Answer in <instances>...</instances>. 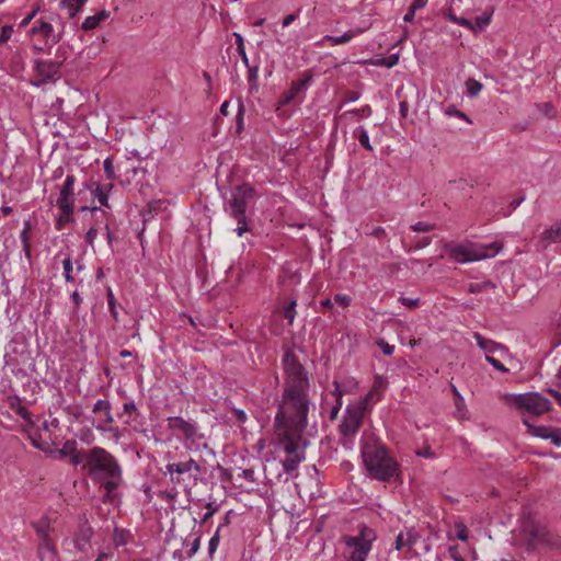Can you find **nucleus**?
Wrapping results in <instances>:
<instances>
[{
    "label": "nucleus",
    "mask_w": 561,
    "mask_h": 561,
    "mask_svg": "<svg viewBox=\"0 0 561 561\" xmlns=\"http://www.w3.org/2000/svg\"><path fill=\"white\" fill-rule=\"evenodd\" d=\"M85 467L91 478L105 489L104 502H113L123 482V471L117 459L106 449L93 447L87 455Z\"/></svg>",
    "instance_id": "obj_1"
},
{
    "label": "nucleus",
    "mask_w": 561,
    "mask_h": 561,
    "mask_svg": "<svg viewBox=\"0 0 561 561\" xmlns=\"http://www.w3.org/2000/svg\"><path fill=\"white\" fill-rule=\"evenodd\" d=\"M308 411L309 400L307 390H285L283 401L275 416V424L305 430Z\"/></svg>",
    "instance_id": "obj_2"
},
{
    "label": "nucleus",
    "mask_w": 561,
    "mask_h": 561,
    "mask_svg": "<svg viewBox=\"0 0 561 561\" xmlns=\"http://www.w3.org/2000/svg\"><path fill=\"white\" fill-rule=\"evenodd\" d=\"M277 443L287 454L283 460V469L285 472H291L297 469L299 463L305 460L306 443L301 442L304 430L294 426L275 424Z\"/></svg>",
    "instance_id": "obj_3"
},
{
    "label": "nucleus",
    "mask_w": 561,
    "mask_h": 561,
    "mask_svg": "<svg viewBox=\"0 0 561 561\" xmlns=\"http://www.w3.org/2000/svg\"><path fill=\"white\" fill-rule=\"evenodd\" d=\"M365 467L370 476L380 481H390L398 476V465L381 445L365 444L362 447Z\"/></svg>",
    "instance_id": "obj_4"
},
{
    "label": "nucleus",
    "mask_w": 561,
    "mask_h": 561,
    "mask_svg": "<svg viewBox=\"0 0 561 561\" xmlns=\"http://www.w3.org/2000/svg\"><path fill=\"white\" fill-rule=\"evenodd\" d=\"M254 196V188L249 184H242L237 186L231 192V197L224 203L225 211L238 224L234 231L239 237L250 230L248 226L247 208Z\"/></svg>",
    "instance_id": "obj_5"
},
{
    "label": "nucleus",
    "mask_w": 561,
    "mask_h": 561,
    "mask_svg": "<svg viewBox=\"0 0 561 561\" xmlns=\"http://www.w3.org/2000/svg\"><path fill=\"white\" fill-rule=\"evenodd\" d=\"M449 256L458 263H467L495 256L502 249L500 242L488 245L477 243H447L445 245Z\"/></svg>",
    "instance_id": "obj_6"
},
{
    "label": "nucleus",
    "mask_w": 561,
    "mask_h": 561,
    "mask_svg": "<svg viewBox=\"0 0 561 561\" xmlns=\"http://www.w3.org/2000/svg\"><path fill=\"white\" fill-rule=\"evenodd\" d=\"M37 537V556L41 561H59L58 551L55 545V529L51 526V519L42 516L37 520L31 522Z\"/></svg>",
    "instance_id": "obj_7"
},
{
    "label": "nucleus",
    "mask_w": 561,
    "mask_h": 561,
    "mask_svg": "<svg viewBox=\"0 0 561 561\" xmlns=\"http://www.w3.org/2000/svg\"><path fill=\"white\" fill-rule=\"evenodd\" d=\"M283 365L286 374L285 390H307L309 381L305 368L291 351L285 353Z\"/></svg>",
    "instance_id": "obj_8"
},
{
    "label": "nucleus",
    "mask_w": 561,
    "mask_h": 561,
    "mask_svg": "<svg viewBox=\"0 0 561 561\" xmlns=\"http://www.w3.org/2000/svg\"><path fill=\"white\" fill-rule=\"evenodd\" d=\"M506 402L515 405L518 410L539 415L550 410V401L538 392L510 394Z\"/></svg>",
    "instance_id": "obj_9"
},
{
    "label": "nucleus",
    "mask_w": 561,
    "mask_h": 561,
    "mask_svg": "<svg viewBox=\"0 0 561 561\" xmlns=\"http://www.w3.org/2000/svg\"><path fill=\"white\" fill-rule=\"evenodd\" d=\"M375 531L363 525L357 536L345 539L346 547L350 550L351 561H365L371 549V542L375 540Z\"/></svg>",
    "instance_id": "obj_10"
},
{
    "label": "nucleus",
    "mask_w": 561,
    "mask_h": 561,
    "mask_svg": "<svg viewBox=\"0 0 561 561\" xmlns=\"http://www.w3.org/2000/svg\"><path fill=\"white\" fill-rule=\"evenodd\" d=\"M374 392L370 391L366 394V397L359 400L357 403L353 405H348L346 409V414L343 417V421L340 425L341 433L344 436H354L359 427L362 426L364 413L367 407V403L373 398Z\"/></svg>",
    "instance_id": "obj_11"
},
{
    "label": "nucleus",
    "mask_w": 561,
    "mask_h": 561,
    "mask_svg": "<svg viewBox=\"0 0 561 561\" xmlns=\"http://www.w3.org/2000/svg\"><path fill=\"white\" fill-rule=\"evenodd\" d=\"M201 471V466L193 458H188L185 461L168 463L164 474H169L173 484L186 485V478L196 482Z\"/></svg>",
    "instance_id": "obj_12"
},
{
    "label": "nucleus",
    "mask_w": 561,
    "mask_h": 561,
    "mask_svg": "<svg viewBox=\"0 0 561 561\" xmlns=\"http://www.w3.org/2000/svg\"><path fill=\"white\" fill-rule=\"evenodd\" d=\"M76 178L71 174L67 175L56 201L57 207L66 214V219H72L75 211V186Z\"/></svg>",
    "instance_id": "obj_13"
},
{
    "label": "nucleus",
    "mask_w": 561,
    "mask_h": 561,
    "mask_svg": "<svg viewBox=\"0 0 561 561\" xmlns=\"http://www.w3.org/2000/svg\"><path fill=\"white\" fill-rule=\"evenodd\" d=\"M167 422L169 430L181 433L192 444L203 438V435L198 433L196 424L181 416H170L167 419Z\"/></svg>",
    "instance_id": "obj_14"
},
{
    "label": "nucleus",
    "mask_w": 561,
    "mask_h": 561,
    "mask_svg": "<svg viewBox=\"0 0 561 561\" xmlns=\"http://www.w3.org/2000/svg\"><path fill=\"white\" fill-rule=\"evenodd\" d=\"M30 34L32 36H41L45 44L53 46L61 41L64 32H55L50 22L41 19L37 24L30 30Z\"/></svg>",
    "instance_id": "obj_15"
},
{
    "label": "nucleus",
    "mask_w": 561,
    "mask_h": 561,
    "mask_svg": "<svg viewBox=\"0 0 561 561\" xmlns=\"http://www.w3.org/2000/svg\"><path fill=\"white\" fill-rule=\"evenodd\" d=\"M60 62L54 60H35V71L42 82L59 78Z\"/></svg>",
    "instance_id": "obj_16"
},
{
    "label": "nucleus",
    "mask_w": 561,
    "mask_h": 561,
    "mask_svg": "<svg viewBox=\"0 0 561 561\" xmlns=\"http://www.w3.org/2000/svg\"><path fill=\"white\" fill-rule=\"evenodd\" d=\"M533 540L537 543L550 546L552 548H561V538L558 535L552 534L546 527L536 525L530 530Z\"/></svg>",
    "instance_id": "obj_17"
},
{
    "label": "nucleus",
    "mask_w": 561,
    "mask_h": 561,
    "mask_svg": "<svg viewBox=\"0 0 561 561\" xmlns=\"http://www.w3.org/2000/svg\"><path fill=\"white\" fill-rule=\"evenodd\" d=\"M553 243H561V220L546 228L538 238V244L542 250H546Z\"/></svg>",
    "instance_id": "obj_18"
},
{
    "label": "nucleus",
    "mask_w": 561,
    "mask_h": 561,
    "mask_svg": "<svg viewBox=\"0 0 561 561\" xmlns=\"http://www.w3.org/2000/svg\"><path fill=\"white\" fill-rule=\"evenodd\" d=\"M312 80V75L308 73L302 79L296 80L291 83V87L288 91L282 94L279 100V104L286 105L289 104L301 91H305Z\"/></svg>",
    "instance_id": "obj_19"
},
{
    "label": "nucleus",
    "mask_w": 561,
    "mask_h": 561,
    "mask_svg": "<svg viewBox=\"0 0 561 561\" xmlns=\"http://www.w3.org/2000/svg\"><path fill=\"white\" fill-rule=\"evenodd\" d=\"M419 537V534L413 528L408 529L405 534L400 533L396 538V549L400 550L403 547L412 549Z\"/></svg>",
    "instance_id": "obj_20"
},
{
    "label": "nucleus",
    "mask_w": 561,
    "mask_h": 561,
    "mask_svg": "<svg viewBox=\"0 0 561 561\" xmlns=\"http://www.w3.org/2000/svg\"><path fill=\"white\" fill-rule=\"evenodd\" d=\"M108 16H110V11L102 10L94 15H90V16L85 18L83 23L81 24V28L83 31L95 30L103 21L108 19Z\"/></svg>",
    "instance_id": "obj_21"
},
{
    "label": "nucleus",
    "mask_w": 561,
    "mask_h": 561,
    "mask_svg": "<svg viewBox=\"0 0 561 561\" xmlns=\"http://www.w3.org/2000/svg\"><path fill=\"white\" fill-rule=\"evenodd\" d=\"M473 337L477 341V344L481 350L485 352V355H490L491 353H494L495 351H506V348L500 344H496L493 341L484 339L480 333L476 332Z\"/></svg>",
    "instance_id": "obj_22"
},
{
    "label": "nucleus",
    "mask_w": 561,
    "mask_h": 561,
    "mask_svg": "<svg viewBox=\"0 0 561 561\" xmlns=\"http://www.w3.org/2000/svg\"><path fill=\"white\" fill-rule=\"evenodd\" d=\"M112 405L110 403V401L107 400H98L95 403H94V407L92 409V411L94 413H98V412H101L104 414V422L103 424H113L114 422V417L112 415Z\"/></svg>",
    "instance_id": "obj_23"
},
{
    "label": "nucleus",
    "mask_w": 561,
    "mask_h": 561,
    "mask_svg": "<svg viewBox=\"0 0 561 561\" xmlns=\"http://www.w3.org/2000/svg\"><path fill=\"white\" fill-rule=\"evenodd\" d=\"M112 187L113 185L110 184L106 188H104L98 183H92L91 185L88 186L91 193L99 199L100 204L105 207H110L107 191L111 190Z\"/></svg>",
    "instance_id": "obj_24"
},
{
    "label": "nucleus",
    "mask_w": 561,
    "mask_h": 561,
    "mask_svg": "<svg viewBox=\"0 0 561 561\" xmlns=\"http://www.w3.org/2000/svg\"><path fill=\"white\" fill-rule=\"evenodd\" d=\"M9 405L11 410H13L19 416L27 422H32L31 413L28 410L21 404V399L19 397H10Z\"/></svg>",
    "instance_id": "obj_25"
},
{
    "label": "nucleus",
    "mask_w": 561,
    "mask_h": 561,
    "mask_svg": "<svg viewBox=\"0 0 561 561\" xmlns=\"http://www.w3.org/2000/svg\"><path fill=\"white\" fill-rule=\"evenodd\" d=\"M85 2L87 0H61L60 8L67 9L69 19H73Z\"/></svg>",
    "instance_id": "obj_26"
},
{
    "label": "nucleus",
    "mask_w": 561,
    "mask_h": 561,
    "mask_svg": "<svg viewBox=\"0 0 561 561\" xmlns=\"http://www.w3.org/2000/svg\"><path fill=\"white\" fill-rule=\"evenodd\" d=\"M92 535V528L82 526L75 537V543L78 549H83L84 545L89 542Z\"/></svg>",
    "instance_id": "obj_27"
},
{
    "label": "nucleus",
    "mask_w": 561,
    "mask_h": 561,
    "mask_svg": "<svg viewBox=\"0 0 561 561\" xmlns=\"http://www.w3.org/2000/svg\"><path fill=\"white\" fill-rule=\"evenodd\" d=\"M355 35H356V32L348 31V32H345L341 36L325 35L322 41L330 42L332 45H342V44L348 43Z\"/></svg>",
    "instance_id": "obj_28"
},
{
    "label": "nucleus",
    "mask_w": 561,
    "mask_h": 561,
    "mask_svg": "<svg viewBox=\"0 0 561 561\" xmlns=\"http://www.w3.org/2000/svg\"><path fill=\"white\" fill-rule=\"evenodd\" d=\"M523 423L527 426L528 432L534 436L548 439V435L551 432L552 427L546 426H535L530 424L527 420H523Z\"/></svg>",
    "instance_id": "obj_29"
},
{
    "label": "nucleus",
    "mask_w": 561,
    "mask_h": 561,
    "mask_svg": "<svg viewBox=\"0 0 561 561\" xmlns=\"http://www.w3.org/2000/svg\"><path fill=\"white\" fill-rule=\"evenodd\" d=\"M451 392L455 396L457 416L459 419H466L465 400L462 396L459 393L458 389L454 385H451Z\"/></svg>",
    "instance_id": "obj_30"
},
{
    "label": "nucleus",
    "mask_w": 561,
    "mask_h": 561,
    "mask_svg": "<svg viewBox=\"0 0 561 561\" xmlns=\"http://www.w3.org/2000/svg\"><path fill=\"white\" fill-rule=\"evenodd\" d=\"M354 136L357 138L358 142L367 150L371 151L373 147L369 141V136L366 129L363 126H359L355 129Z\"/></svg>",
    "instance_id": "obj_31"
},
{
    "label": "nucleus",
    "mask_w": 561,
    "mask_h": 561,
    "mask_svg": "<svg viewBox=\"0 0 561 561\" xmlns=\"http://www.w3.org/2000/svg\"><path fill=\"white\" fill-rule=\"evenodd\" d=\"M65 447L68 448V447H71V456H70V462L73 465V466H78L80 465L84 459L87 460V454H82V453H78L76 450V447H75V442H67L65 444Z\"/></svg>",
    "instance_id": "obj_32"
},
{
    "label": "nucleus",
    "mask_w": 561,
    "mask_h": 561,
    "mask_svg": "<svg viewBox=\"0 0 561 561\" xmlns=\"http://www.w3.org/2000/svg\"><path fill=\"white\" fill-rule=\"evenodd\" d=\"M233 36L236 37L237 51H238L239 56L241 57L242 62L244 64V66L249 67V58H248L247 53H245L244 42H243L242 35L239 34V33H233Z\"/></svg>",
    "instance_id": "obj_33"
},
{
    "label": "nucleus",
    "mask_w": 561,
    "mask_h": 561,
    "mask_svg": "<svg viewBox=\"0 0 561 561\" xmlns=\"http://www.w3.org/2000/svg\"><path fill=\"white\" fill-rule=\"evenodd\" d=\"M248 69H249L248 81L250 83V90L257 91V89H259V82H257L259 66L257 65H255V66L249 65Z\"/></svg>",
    "instance_id": "obj_34"
},
{
    "label": "nucleus",
    "mask_w": 561,
    "mask_h": 561,
    "mask_svg": "<svg viewBox=\"0 0 561 561\" xmlns=\"http://www.w3.org/2000/svg\"><path fill=\"white\" fill-rule=\"evenodd\" d=\"M30 229H31V224H30V221H26L25 222V227H24V229L22 230V232L20 234L21 241L23 243V250H24L25 255L27 257H30V255H31L30 234H28Z\"/></svg>",
    "instance_id": "obj_35"
},
{
    "label": "nucleus",
    "mask_w": 561,
    "mask_h": 561,
    "mask_svg": "<svg viewBox=\"0 0 561 561\" xmlns=\"http://www.w3.org/2000/svg\"><path fill=\"white\" fill-rule=\"evenodd\" d=\"M490 288H495V284L491 280H484L482 283L470 284L468 289L471 294H478Z\"/></svg>",
    "instance_id": "obj_36"
},
{
    "label": "nucleus",
    "mask_w": 561,
    "mask_h": 561,
    "mask_svg": "<svg viewBox=\"0 0 561 561\" xmlns=\"http://www.w3.org/2000/svg\"><path fill=\"white\" fill-rule=\"evenodd\" d=\"M64 266V276L66 282L71 283L75 280V277L72 275L73 266L70 257H67L62 261Z\"/></svg>",
    "instance_id": "obj_37"
},
{
    "label": "nucleus",
    "mask_w": 561,
    "mask_h": 561,
    "mask_svg": "<svg viewBox=\"0 0 561 561\" xmlns=\"http://www.w3.org/2000/svg\"><path fill=\"white\" fill-rule=\"evenodd\" d=\"M466 85L470 96H476L482 90V83L474 79H468Z\"/></svg>",
    "instance_id": "obj_38"
},
{
    "label": "nucleus",
    "mask_w": 561,
    "mask_h": 561,
    "mask_svg": "<svg viewBox=\"0 0 561 561\" xmlns=\"http://www.w3.org/2000/svg\"><path fill=\"white\" fill-rule=\"evenodd\" d=\"M373 111H371V107L369 105H365L364 107L362 108H356V110H351V111H347L343 114L344 117L346 116H350V115H363L365 117H369L371 115Z\"/></svg>",
    "instance_id": "obj_39"
},
{
    "label": "nucleus",
    "mask_w": 561,
    "mask_h": 561,
    "mask_svg": "<svg viewBox=\"0 0 561 561\" xmlns=\"http://www.w3.org/2000/svg\"><path fill=\"white\" fill-rule=\"evenodd\" d=\"M296 300H291L288 307L284 310V318L288 320L289 324L294 322L295 316H296Z\"/></svg>",
    "instance_id": "obj_40"
},
{
    "label": "nucleus",
    "mask_w": 561,
    "mask_h": 561,
    "mask_svg": "<svg viewBox=\"0 0 561 561\" xmlns=\"http://www.w3.org/2000/svg\"><path fill=\"white\" fill-rule=\"evenodd\" d=\"M219 531H220V527L217 528L215 535L210 538L209 542H208V552L210 556L214 554V552L216 551L218 545H219Z\"/></svg>",
    "instance_id": "obj_41"
},
{
    "label": "nucleus",
    "mask_w": 561,
    "mask_h": 561,
    "mask_svg": "<svg viewBox=\"0 0 561 561\" xmlns=\"http://www.w3.org/2000/svg\"><path fill=\"white\" fill-rule=\"evenodd\" d=\"M411 229L416 232H426L434 229V225H430L427 222L419 221L411 226Z\"/></svg>",
    "instance_id": "obj_42"
},
{
    "label": "nucleus",
    "mask_w": 561,
    "mask_h": 561,
    "mask_svg": "<svg viewBox=\"0 0 561 561\" xmlns=\"http://www.w3.org/2000/svg\"><path fill=\"white\" fill-rule=\"evenodd\" d=\"M485 359L488 363H490L495 369L502 371V373H507L508 369L496 358L490 356V355H485Z\"/></svg>",
    "instance_id": "obj_43"
},
{
    "label": "nucleus",
    "mask_w": 561,
    "mask_h": 561,
    "mask_svg": "<svg viewBox=\"0 0 561 561\" xmlns=\"http://www.w3.org/2000/svg\"><path fill=\"white\" fill-rule=\"evenodd\" d=\"M95 427L99 431L112 433L114 437H119L118 427H113L112 424H98Z\"/></svg>",
    "instance_id": "obj_44"
},
{
    "label": "nucleus",
    "mask_w": 561,
    "mask_h": 561,
    "mask_svg": "<svg viewBox=\"0 0 561 561\" xmlns=\"http://www.w3.org/2000/svg\"><path fill=\"white\" fill-rule=\"evenodd\" d=\"M13 28L10 25H5L2 27L0 33V45L8 42L12 35Z\"/></svg>",
    "instance_id": "obj_45"
},
{
    "label": "nucleus",
    "mask_w": 561,
    "mask_h": 561,
    "mask_svg": "<svg viewBox=\"0 0 561 561\" xmlns=\"http://www.w3.org/2000/svg\"><path fill=\"white\" fill-rule=\"evenodd\" d=\"M104 171L106 173L107 179H110V180L115 179L114 167H113L111 159H108V158L104 160Z\"/></svg>",
    "instance_id": "obj_46"
},
{
    "label": "nucleus",
    "mask_w": 561,
    "mask_h": 561,
    "mask_svg": "<svg viewBox=\"0 0 561 561\" xmlns=\"http://www.w3.org/2000/svg\"><path fill=\"white\" fill-rule=\"evenodd\" d=\"M548 439H550L554 445H561V430L552 428L548 435Z\"/></svg>",
    "instance_id": "obj_47"
},
{
    "label": "nucleus",
    "mask_w": 561,
    "mask_h": 561,
    "mask_svg": "<svg viewBox=\"0 0 561 561\" xmlns=\"http://www.w3.org/2000/svg\"><path fill=\"white\" fill-rule=\"evenodd\" d=\"M399 301L409 308H415L419 306L420 298H407V297H400Z\"/></svg>",
    "instance_id": "obj_48"
},
{
    "label": "nucleus",
    "mask_w": 561,
    "mask_h": 561,
    "mask_svg": "<svg viewBox=\"0 0 561 561\" xmlns=\"http://www.w3.org/2000/svg\"><path fill=\"white\" fill-rule=\"evenodd\" d=\"M334 301L343 307H347L351 304V297L344 294H336Z\"/></svg>",
    "instance_id": "obj_49"
},
{
    "label": "nucleus",
    "mask_w": 561,
    "mask_h": 561,
    "mask_svg": "<svg viewBox=\"0 0 561 561\" xmlns=\"http://www.w3.org/2000/svg\"><path fill=\"white\" fill-rule=\"evenodd\" d=\"M206 508H207V512L204 514L203 518H202V522L205 523L206 520H208L218 510L217 506H214V504L211 502H208L206 504Z\"/></svg>",
    "instance_id": "obj_50"
},
{
    "label": "nucleus",
    "mask_w": 561,
    "mask_h": 561,
    "mask_svg": "<svg viewBox=\"0 0 561 561\" xmlns=\"http://www.w3.org/2000/svg\"><path fill=\"white\" fill-rule=\"evenodd\" d=\"M201 547V536H197L193 542L191 543L190 550L187 551V556L192 558Z\"/></svg>",
    "instance_id": "obj_51"
},
{
    "label": "nucleus",
    "mask_w": 561,
    "mask_h": 561,
    "mask_svg": "<svg viewBox=\"0 0 561 561\" xmlns=\"http://www.w3.org/2000/svg\"><path fill=\"white\" fill-rule=\"evenodd\" d=\"M490 21H491V15L478 16L476 19V24L479 30H482L490 23Z\"/></svg>",
    "instance_id": "obj_52"
},
{
    "label": "nucleus",
    "mask_w": 561,
    "mask_h": 561,
    "mask_svg": "<svg viewBox=\"0 0 561 561\" xmlns=\"http://www.w3.org/2000/svg\"><path fill=\"white\" fill-rule=\"evenodd\" d=\"M378 345L380 346V348H381V351H382V353H383L385 355H388V356H389V355H391V354L393 353V351H394V346H393V345H390V344H388L387 342H385V341H382V340L378 343Z\"/></svg>",
    "instance_id": "obj_53"
},
{
    "label": "nucleus",
    "mask_w": 561,
    "mask_h": 561,
    "mask_svg": "<svg viewBox=\"0 0 561 561\" xmlns=\"http://www.w3.org/2000/svg\"><path fill=\"white\" fill-rule=\"evenodd\" d=\"M38 12V8L30 12L21 22L20 27H25L30 24V22L35 18L36 13Z\"/></svg>",
    "instance_id": "obj_54"
},
{
    "label": "nucleus",
    "mask_w": 561,
    "mask_h": 561,
    "mask_svg": "<svg viewBox=\"0 0 561 561\" xmlns=\"http://www.w3.org/2000/svg\"><path fill=\"white\" fill-rule=\"evenodd\" d=\"M360 98V93L357 91H348L345 93L344 102H355Z\"/></svg>",
    "instance_id": "obj_55"
},
{
    "label": "nucleus",
    "mask_w": 561,
    "mask_h": 561,
    "mask_svg": "<svg viewBox=\"0 0 561 561\" xmlns=\"http://www.w3.org/2000/svg\"><path fill=\"white\" fill-rule=\"evenodd\" d=\"M399 108H400L401 117L405 118L408 116V113H409V103H408V101L405 99H402L400 101Z\"/></svg>",
    "instance_id": "obj_56"
},
{
    "label": "nucleus",
    "mask_w": 561,
    "mask_h": 561,
    "mask_svg": "<svg viewBox=\"0 0 561 561\" xmlns=\"http://www.w3.org/2000/svg\"><path fill=\"white\" fill-rule=\"evenodd\" d=\"M457 528V538L461 541H466L468 539L466 527L463 525H458Z\"/></svg>",
    "instance_id": "obj_57"
},
{
    "label": "nucleus",
    "mask_w": 561,
    "mask_h": 561,
    "mask_svg": "<svg viewBox=\"0 0 561 561\" xmlns=\"http://www.w3.org/2000/svg\"><path fill=\"white\" fill-rule=\"evenodd\" d=\"M123 411L127 414H133L137 411V407L133 401L125 402L123 405Z\"/></svg>",
    "instance_id": "obj_58"
},
{
    "label": "nucleus",
    "mask_w": 561,
    "mask_h": 561,
    "mask_svg": "<svg viewBox=\"0 0 561 561\" xmlns=\"http://www.w3.org/2000/svg\"><path fill=\"white\" fill-rule=\"evenodd\" d=\"M96 234H98V230L93 227L90 228L87 232V242L92 245L94 242V239L96 238Z\"/></svg>",
    "instance_id": "obj_59"
},
{
    "label": "nucleus",
    "mask_w": 561,
    "mask_h": 561,
    "mask_svg": "<svg viewBox=\"0 0 561 561\" xmlns=\"http://www.w3.org/2000/svg\"><path fill=\"white\" fill-rule=\"evenodd\" d=\"M541 111L549 117H553L554 115L553 106L550 103H543L541 105Z\"/></svg>",
    "instance_id": "obj_60"
},
{
    "label": "nucleus",
    "mask_w": 561,
    "mask_h": 561,
    "mask_svg": "<svg viewBox=\"0 0 561 561\" xmlns=\"http://www.w3.org/2000/svg\"><path fill=\"white\" fill-rule=\"evenodd\" d=\"M427 3V0H414L411 4V8L416 12L417 10L423 9Z\"/></svg>",
    "instance_id": "obj_61"
},
{
    "label": "nucleus",
    "mask_w": 561,
    "mask_h": 561,
    "mask_svg": "<svg viewBox=\"0 0 561 561\" xmlns=\"http://www.w3.org/2000/svg\"><path fill=\"white\" fill-rule=\"evenodd\" d=\"M370 234L375 238H383L385 234H386V230L382 228V227H376L371 232Z\"/></svg>",
    "instance_id": "obj_62"
},
{
    "label": "nucleus",
    "mask_w": 561,
    "mask_h": 561,
    "mask_svg": "<svg viewBox=\"0 0 561 561\" xmlns=\"http://www.w3.org/2000/svg\"><path fill=\"white\" fill-rule=\"evenodd\" d=\"M297 19V15L296 14H288L286 15L283 21H282V25L284 27H287L288 25H290L295 20Z\"/></svg>",
    "instance_id": "obj_63"
},
{
    "label": "nucleus",
    "mask_w": 561,
    "mask_h": 561,
    "mask_svg": "<svg viewBox=\"0 0 561 561\" xmlns=\"http://www.w3.org/2000/svg\"><path fill=\"white\" fill-rule=\"evenodd\" d=\"M432 242V238L430 237H425L423 239H421L416 244H415V249H422V248H425L427 247L430 243Z\"/></svg>",
    "instance_id": "obj_64"
}]
</instances>
